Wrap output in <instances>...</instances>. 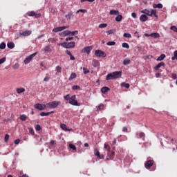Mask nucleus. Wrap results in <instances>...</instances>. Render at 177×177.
<instances>
[{"mask_svg":"<svg viewBox=\"0 0 177 177\" xmlns=\"http://www.w3.org/2000/svg\"><path fill=\"white\" fill-rule=\"evenodd\" d=\"M116 31H117V30H115V29H111V30H107L106 34H108V35H110V34L115 33Z\"/></svg>","mask_w":177,"mask_h":177,"instance_id":"32","label":"nucleus"},{"mask_svg":"<svg viewBox=\"0 0 177 177\" xmlns=\"http://www.w3.org/2000/svg\"><path fill=\"white\" fill-rule=\"evenodd\" d=\"M31 30H25L20 32V35H21L22 37H29V35H31Z\"/></svg>","mask_w":177,"mask_h":177,"instance_id":"15","label":"nucleus"},{"mask_svg":"<svg viewBox=\"0 0 177 177\" xmlns=\"http://www.w3.org/2000/svg\"><path fill=\"white\" fill-rule=\"evenodd\" d=\"M165 57H166L165 54H162L160 55V57H158L157 58L156 60H157V62H161V61L164 60Z\"/></svg>","mask_w":177,"mask_h":177,"instance_id":"29","label":"nucleus"},{"mask_svg":"<svg viewBox=\"0 0 177 177\" xmlns=\"http://www.w3.org/2000/svg\"><path fill=\"white\" fill-rule=\"evenodd\" d=\"M4 140H5V142H8V140H9V135L8 134H6Z\"/></svg>","mask_w":177,"mask_h":177,"instance_id":"57","label":"nucleus"},{"mask_svg":"<svg viewBox=\"0 0 177 177\" xmlns=\"http://www.w3.org/2000/svg\"><path fill=\"white\" fill-rule=\"evenodd\" d=\"M95 55L97 56V57H106V53L100 50H96L95 51Z\"/></svg>","mask_w":177,"mask_h":177,"instance_id":"7","label":"nucleus"},{"mask_svg":"<svg viewBox=\"0 0 177 177\" xmlns=\"http://www.w3.org/2000/svg\"><path fill=\"white\" fill-rule=\"evenodd\" d=\"M131 63V60H129V59H125L123 60V64L124 66H127L128 64H129Z\"/></svg>","mask_w":177,"mask_h":177,"instance_id":"34","label":"nucleus"},{"mask_svg":"<svg viewBox=\"0 0 177 177\" xmlns=\"http://www.w3.org/2000/svg\"><path fill=\"white\" fill-rule=\"evenodd\" d=\"M123 37H124V38H131V35L130 33H124Z\"/></svg>","mask_w":177,"mask_h":177,"instance_id":"47","label":"nucleus"},{"mask_svg":"<svg viewBox=\"0 0 177 177\" xmlns=\"http://www.w3.org/2000/svg\"><path fill=\"white\" fill-rule=\"evenodd\" d=\"M75 78H77V74L75 73H72L71 76L68 78V80L71 81L72 80H74Z\"/></svg>","mask_w":177,"mask_h":177,"instance_id":"30","label":"nucleus"},{"mask_svg":"<svg viewBox=\"0 0 177 177\" xmlns=\"http://www.w3.org/2000/svg\"><path fill=\"white\" fill-rule=\"evenodd\" d=\"M142 13H144V15H147V16H154L156 19H158V15H157V11L156 10L150 9V10H143L142 11Z\"/></svg>","mask_w":177,"mask_h":177,"instance_id":"2","label":"nucleus"},{"mask_svg":"<svg viewBox=\"0 0 177 177\" xmlns=\"http://www.w3.org/2000/svg\"><path fill=\"white\" fill-rule=\"evenodd\" d=\"M73 91H77V89H80V86H73Z\"/></svg>","mask_w":177,"mask_h":177,"instance_id":"60","label":"nucleus"},{"mask_svg":"<svg viewBox=\"0 0 177 177\" xmlns=\"http://www.w3.org/2000/svg\"><path fill=\"white\" fill-rule=\"evenodd\" d=\"M115 20H116L117 21H121V20H122V15H118L115 17Z\"/></svg>","mask_w":177,"mask_h":177,"instance_id":"35","label":"nucleus"},{"mask_svg":"<svg viewBox=\"0 0 177 177\" xmlns=\"http://www.w3.org/2000/svg\"><path fill=\"white\" fill-rule=\"evenodd\" d=\"M109 91H110V88L109 87H106V86L102 87L101 88V92L102 93H107V92Z\"/></svg>","mask_w":177,"mask_h":177,"instance_id":"24","label":"nucleus"},{"mask_svg":"<svg viewBox=\"0 0 177 177\" xmlns=\"http://www.w3.org/2000/svg\"><path fill=\"white\" fill-rule=\"evenodd\" d=\"M109 15L117 16V15H120V12H118V10H112L109 12Z\"/></svg>","mask_w":177,"mask_h":177,"instance_id":"23","label":"nucleus"},{"mask_svg":"<svg viewBox=\"0 0 177 177\" xmlns=\"http://www.w3.org/2000/svg\"><path fill=\"white\" fill-rule=\"evenodd\" d=\"M92 49H93V47H92V46H87V47L84 48L81 50V53H87V55H90L91 50H92Z\"/></svg>","mask_w":177,"mask_h":177,"instance_id":"10","label":"nucleus"},{"mask_svg":"<svg viewBox=\"0 0 177 177\" xmlns=\"http://www.w3.org/2000/svg\"><path fill=\"white\" fill-rule=\"evenodd\" d=\"M62 102L60 101H53L46 104L47 109H56Z\"/></svg>","mask_w":177,"mask_h":177,"instance_id":"3","label":"nucleus"},{"mask_svg":"<svg viewBox=\"0 0 177 177\" xmlns=\"http://www.w3.org/2000/svg\"><path fill=\"white\" fill-rule=\"evenodd\" d=\"M7 46L8 49H13L15 48V43L13 42H8L7 44Z\"/></svg>","mask_w":177,"mask_h":177,"instance_id":"25","label":"nucleus"},{"mask_svg":"<svg viewBox=\"0 0 177 177\" xmlns=\"http://www.w3.org/2000/svg\"><path fill=\"white\" fill-rule=\"evenodd\" d=\"M153 165H154V160H149L145 162V167L146 169H150Z\"/></svg>","mask_w":177,"mask_h":177,"instance_id":"8","label":"nucleus"},{"mask_svg":"<svg viewBox=\"0 0 177 177\" xmlns=\"http://www.w3.org/2000/svg\"><path fill=\"white\" fill-rule=\"evenodd\" d=\"M69 147H70V149H72L73 150H77V147H75V145L73 144H70Z\"/></svg>","mask_w":177,"mask_h":177,"instance_id":"45","label":"nucleus"},{"mask_svg":"<svg viewBox=\"0 0 177 177\" xmlns=\"http://www.w3.org/2000/svg\"><path fill=\"white\" fill-rule=\"evenodd\" d=\"M136 138L138 139H142V140H145V133H143L142 131H138L136 133Z\"/></svg>","mask_w":177,"mask_h":177,"instance_id":"14","label":"nucleus"},{"mask_svg":"<svg viewBox=\"0 0 177 177\" xmlns=\"http://www.w3.org/2000/svg\"><path fill=\"white\" fill-rule=\"evenodd\" d=\"M59 35H64V37H67V35H70V30H64L62 32L59 33Z\"/></svg>","mask_w":177,"mask_h":177,"instance_id":"28","label":"nucleus"},{"mask_svg":"<svg viewBox=\"0 0 177 177\" xmlns=\"http://www.w3.org/2000/svg\"><path fill=\"white\" fill-rule=\"evenodd\" d=\"M61 46L63 48H65V49H73V48H75V42H64L62 43Z\"/></svg>","mask_w":177,"mask_h":177,"instance_id":"4","label":"nucleus"},{"mask_svg":"<svg viewBox=\"0 0 177 177\" xmlns=\"http://www.w3.org/2000/svg\"><path fill=\"white\" fill-rule=\"evenodd\" d=\"M170 30H172V31H174V32H177V28L175 26H171Z\"/></svg>","mask_w":177,"mask_h":177,"instance_id":"46","label":"nucleus"},{"mask_svg":"<svg viewBox=\"0 0 177 177\" xmlns=\"http://www.w3.org/2000/svg\"><path fill=\"white\" fill-rule=\"evenodd\" d=\"M64 99L65 100H70V99H71V97H70V94H68V95L64 96Z\"/></svg>","mask_w":177,"mask_h":177,"instance_id":"49","label":"nucleus"},{"mask_svg":"<svg viewBox=\"0 0 177 177\" xmlns=\"http://www.w3.org/2000/svg\"><path fill=\"white\" fill-rule=\"evenodd\" d=\"M165 63L161 62L156 66H155V70H158V68L161 67H165Z\"/></svg>","mask_w":177,"mask_h":177,"instance_id":"22","label":"nucleus"},{"mask_svg":"<svg viewBox=\"0 0 177 177\" xmlns=\"http://www.w3.org/2000/svg\"><path fill=\"white\" fill-rule=\"evenodd\" d=\"M48 42H51L52 44H53V42H56V39L55 38H49L48 39Z\"/></svg>","mask_w":177,"mask_h":177,"instance_id":"50","label":"nucleus"},{"mask_svg":"<svg viewBox=\"0 0 177 177\" xmlns=\"http://www.w3.org/2000/svg\"><path fill=\"white\" fill-rule=\"evenodd\" d=\"M104 149H106L107 150V151H110L111 147H110V146L109 145L104 144Z\"/></svg>","mask_w":177,"mask_h":177,"instance_id":"42","label":"nucleus"},{"mask_svg":"<svg viewBox=\"0 0 177 177\" xmlns=\"http://www.w3.org/2000/svg\"><path fill=\"white\" fill-rule=\"evenodd\" d=\"M75 95L71 97L69 100V104H71L72 106H80V103H78V101L75 100Z\"/></svg>","mask_w":177,"mask_h":177,"instance_id":"6","label":"nucleus"},{"mask_svg":"<svg viewBox=\"0 0 177 177\" xmlns=\"http://www.w3.org/2000/svg\"><path fill=\"white\" fill-rule=\"evenodd\" d=\"M114 154H115L114 151L111 152V154H110L111 160H113V157H114Z\"/></svg>","mask_w":177,"mask_h":177,"instance_id":"58","label":"nucleus"},{"mask_svg":"<svg viewBox=\"0 0 177 177\" xmlns=\"http://www.w3.org/2000/svg\"><path fill=\"white\" fill-rule=\"evenodd\" d=\"M94 154L95 156H96V157L100 158L101 160L104 158V156H103V155H100V152L99 151V149H97V148L94 149Z\"/></svg>","mask_w":177,"mask_h":177,"instance_id":"12","label":"nucleus"},{"mask_svg":"<svg viewBox=\"0 0 177 177\" xmlns=\"http://www.w3.org/2000/svg\"><path fill=\"white\" fill-rule=\"evenodd\" d=\"M131 16H132V17H133V19H136V13L132 12Z\"/></svg>","mask_w":177,"mask_h":177,"instance_id":"64","label":"nucleus"},{"mask_svg":"<svg viewBox=\"0 0 177 177\" xmlns=\"http://www.w3.org/2000/svg\"><path fill=\"white\" fill-rule=\"evenodd\" d=\"M66 55H68V56H71V52H70L68 50H66Z\"/></svg>","mask_w":177,"mask_h":177,"instance_id":"63","label":"nucleus"},{"mask_svg":"<svg viewBox=\"0 0 177 177\" xmlns=\"http://www.w3.org/2000/svg\"><path fill=\"white\" fill-rule=\"evenodd\" d=\"M5 62H6V57H3V58L0 59V64L5 63Z\"/></svg>","mask_w":177,"mask_h":177,"instance_id":"51","label":"nucleus"},{"mask_svg":"<svg viewBox=\"0 0 177 177\" xmlns=\"http://www.w3.org/2000/svg\"><path fill=\"white\" fill-rule=\"evenodd\" d=\"M26 15L28 16H30V17H34L35 16L37 19H38L39 17H41V14H37L34 11L28 12L26 13Z\"/></svg>","mask_w":177,"mask_h":177,"instance_id":"13","label":"nucleus"},{"mask_svg":"<svg viewBox=\"0 0 177 177\" xmlns=\"http://www.w3.org/2000/svg\"><path fill=\"white\" fill-rule=\"evenodd\" d=\"M6 48V44L5 42H2L1 44H0V49H5Z\"/></svg>","mask_w":177,"mask_h":177,"instance_id":"37","label":"nucleus"},{"mask_svg":"<svg viewBox=\"0 0 177 177\" xmlns=\"http://www.w3.org/2000/svg\"><path fill=\"white\" fill-rule=\"evenodd\" d=\"M35 56H37V53H35L27 57L24 61V64H28V63H30V62H31V60H32Z\"/></svg>","mask_w":177,"mask_h":177,"instance_id":"5","label":"nucleus"},{"mask_svg":"<svg viewBox=\"0 0 177 177\" xmlns=\"http://www.w3.org/2000/svg\"><path fill=\"white\" fill-rule=\"evenodd\" d=\"M150 36L152 38H160V33L153 32V33L150 34Z\"/></svg>","mask_w":177,"mask_h":177,"instance_id":"26","label":"nucleus"},{"mask_svg":"<svg viewBox=\"0 0 177 177\" xmlns=\"http://www.w3.org/2000/svg\"><path fill=\"white\" fill-rule=\"evenodd\" d=\"M65 39L66 41H73V39H74V37H66Z\"/></svg>","mask_w":177,"mask_h":177,"instance_id":"59","label":"nucleus"},{"mask_svg":"<svg viewBox=\"0 0 177 177\" xmlns=\"http://www.w3.org/2000/svg\"><path fill=\"white\" fill-rule=\"evenodd\" d=\"M35 109H37V110H45L46 108V104H36L34 105Z\"/></svg>","mask_w":177,"mask_h":177,"instance_id":"9","label":"nucleus"},{"mask_svg":"<svg viewBox=\"0 0 177 177\" xmlns=\"http://www.w3.org/2000/svg\"><path fill=\"white\" fill-rule=\"evenodd\" d=\"M19 143H20V139H17V140H15V145H19Z\"/></svg>","mask_w":177,"mask_h":177,"instance_id":"61","label":"nucleus"},{"mask_svg":"<svg viewBox=\"0 0 177 177\" xmlns=\"http://www.w3.org/2000/svg\"><path fill=\"white\" fill-rule=\"evenodd\" d=\"M80 12H81L82 13H86V10L80 9V10H77L76 12V13H80Z\"/></svg>","mask_w":177,"mask_h":177,"instance_id":"54","label":"nucleus"},{"mask_svg":"<svg viewBox=\"0 0 177 177\" xmlns=\"http://www.w3.org/2000/svg\"><path fill=\"white\" fill-rule=\"evenodd\" d=\"M19 67H20V64H15L13 65L12 68H13L14 70H17V68H19Z\"/></svg>","mask_w":177,"mask_h":177,"instance_id":"44","label":"nucleus"},{"mask_svg":"<svg viewBox=\"0 0 177 177\" xmlns=\"http://www.w3.org/2000/svg\"><path fill=\"white\" fill-rule=\"evenodd\" d=\"M68 26L57 27L53 29V32H59L60 31H63V30H66V28H68Z\"/></svg>","mask_w":177,"mask_h":177,"instance_id":"11","label":"nucleus"},{"mask_svg":"<svg viewBox=\"0 0 177 177\" xmlns=\"http://www.w3.org/2000/svg\"><path fill=\"white\" fill-rule=\"evenodd\" d=\"M83 72H84V74H88V73H89V69L86 68H83Z\"/></svg>","mask_w":177,"mask_h":177,"instance_id":"52","label":"nucleus"},{"mask_svg":"<svg viewBox=\"0 0 177 177\" xmlns=\"http://www.w3.org/2000/svg\"><path fill=\"white\" fill-rule=\"evenodd\" d=\"M24 92H26V88H24L23 87L17 88V93H18L19 95H20V93H23Z\"/></svg>","mask_w":177,"mask_h":177,"instance_id":"21","label":"nucleus"},{"mask_svg":"<svg viewBox=\"0 0 177 177\" xmlns=\"http://www.w3.org/2000/svg\"><path fill=\"white\" fill-rule=\"evenodd\" d=\"M121 86H124V88H127V89H128L129 88L130 85L128 83H122Z\"/></svg>","mask_w":177,"mask_h":177,"instance_id":"38","label":"nucleus"},{"mask_svg":"<svg viewBox=\"0 0 177 177\" xmlns=\"http://www.w3.org/2000/svg\"><path fill=\"white\" fill-rule=\"evenodd\" d=\"M56 71L57 73H62V67H60L59 66H57L56 67Z\"/></svg>","mask_w":177,"mask_h":177,"instance_id":"48","label":"nucleus"},{"mask_svg":"<svg viewBox=\"0 0 177 177\" xmlns=\"http://www.w3.org/2000/svg\"><path fill=\"white\" fill-rule=\"evenodd\" d=\"M70 35H78V30L70 31Z\"/></svg>","mask_w":177,"mask_h":177,"instance_id":"36","label":"nucleus"},{"mask_svg":"<svg viewBox=\"0 0 177 177\" xmlns=\"http://www.w3.org/2000/svg\"><path fill=\"white\" fill-rule=\"evenodd\" d=\"M19 119L21 120V121H26L27 120V115L24 114L21 115Z\"/></svg>","mask_w":177,"mask_h":177,"instance_id":"33","label":"nucleus"},{"mask_svg":"<svg viewBox=\"0 0 177 177\" xmlns=\"http://www.w3.org/2000/svg\"><path fill=\"white\" fill-rule=\"evenodd\" d=\"M35 130L36 131H41V125H39V124L36 125Z\"/></svg>","mask_w":177,"mask_h":177,"instance_id":"55","label":"nucleus"},{"mask_svg":"<svg viewBox=\"0 0 177 177\" xmlns=\"http://www.w3.org/2000/svg\"><path fill=\"white\" fill-rule=\"evenodd\" d=\"M106 45H108V46H114L115 41H109L106 43Z\"/></svg>","mask_w":177,"mask_h":177,"instance_id":"39","label":"nucleus"},{"mask_svg":"<svg viewBox=\"0 0 177 177\" xmlns=\"http://www.w3.org/2000/svg\"><path fill=\"white\" fill-rule=\"evenodd\" d=\"M44 52H45V53H50V52H52V49L50 48V47L49 46H46L44 48Z\"/></svg>","mask_w":177,"mask_h":177,"instance_id":"27","label":"nucleus"},{"mask_svg":"<svg viewBox=\"0 0 177 177\" xmlns=\"http://www.w3.org/2000/svg\"><path fill=\"white\" fill-rule=\"evenodd\" d=\"M122 75V72L121 71H115L111 73L106 75V81H110V80H116V78H120Z\"/></svg>","mask_w":177,"mask_h":177,"instance_id":"1","label":"nucleus"},{"mask_svg":"<svg viewBox=\"0 0 177 177\" xmlns=\"http://www.w3.org/2000/svg\"><path fill=\"white\" fill-rule=\"evenodd\" d=\"M122 46L126 49H129V44H128V43H123Z\"/></svg>","mask_w":177,"mask_h":177,"instance_id":"40","label":"nucleus"},{"mask_svg":"<svg viewBox=\"0 0 177 177\" xmlns=\"http://www.w3.org/2000/svg\"><path fill=\"white\" fill-rule=\"evenodd\" d=\"M166 139H169V140H170V143H172V145H176V149H177V141H176V140H175L174 138H170L169 137H166Z\"/></svg>","mask_w":177,"mask_h":177,"instance_id":"18","label":"nucleus"},{"mask_svg":"<svg viewBox=\"0 0 177 177\" xmlns=\"http://www.w3.org/2000/svg\"><path fill=\"white\" fill-rule=\"evenodd\" d=\"M53 113H55V111H52L50 112H41L40 113V115L41 117H46L47 115H49V114H53Z\"/></svg>","mask_w":177,"mask_h":177,"instance_id":"19","label":"nucleus"},{"mask_svg":"<svg viewBox=\"0 0 177 177\" xmlns=\"http://www.w3.org/2000/svg\"><path fill=\"white\" fill-rule=\"evenodd\" d=\"M29 133H30V135H34L35 132H34V129L32 128H29Z\"/></svg>","mask_w":177,"mask_h":177,"instance_id":"53","label":"nucleus"},{"mask_svg":"<svg viewBox=\"0 0 177 177\" xmlns=\"http://www.w3.org/2000/svg\"><path fill=\"white\" fill-rule=\"evenodd\" d=\"M140 21H147L149 20V17L146 15H142L140 17Z\"/></svg>","mask_w":177,"mask_h":177,"instance_id":"17","label":"nucleus"},{"mask_svg":"<svg viewBox=\"0 0 177 177\" xmlns=\"http://www.w3.org/2000/svg\"><path fill=\"white\" fill-rule=\"evenodd\" d=\"M49 80H50V77L48 76H46V77H44V82H48V81H49Z\"/></svg>","mask_w":177,"mask_h":177,"instance_id":"56","label":"nucleus"},{"mask_svg":"<svg viewBox=\"0 0 177 177\" xmlns=\"http://www.w3.org/2000/svg\"><path fill=\"white\" fill-rule=\"evenodd\" d=\"M60 127H61L62 129H63V131H65L66 132H67V131H73L72 129H68L67 125H66L65 124H61Z\"/></svg>","mask_w":177,"mask_h":177,"instance_id":"16","label":"nucleus"},{"mask_svg":"<svg viewBox=\"0 0 177 177\" xmlns=\"http://www.w3.org/2000/svg\"><path fill=\"white\" fill-rule=\"evenodd\" d=\"M153 8H154V9H162V5L161 3L153 4Z\"/></svg>","mask_w":177,"mask_h":177,"instance_id":"31","label":"nucleus"},{"mask_svg":"<svg viewBox=\"0 0 177 177\" xmlns=\"http://www.w3.org/2000/svg\"><path fill=\"white\" fill-rule=\"evenodd\" d=\"M106 27H107V24H100L99 25L100 28H106Z\"/></svg>","mask_w":177,"mask_h":177,"instance_id":"43","label":"nucleus"},{"mask_svg":"<svg viewBox=\"0 0 177 177\" xmlns=\"http://www.w3.org/2000/svg\"><path fill=\"white\" fill-rule=\"evenodd\" d=\"M97 111H102V110H104V104H100L96 106Z\"/></svg>","mask_w":177,"mask_h":177,"instance_id":"20","label":"nucleus"},{"mask_svg":"<svg viewBox=\"0 0 177 177\" xmlns=\"http://www.w3.org/2000/svg\"><path fill=\"white\" fill-rule=\"evenodd\" d=\"M71 16H73V13L69 12L68 15H66L65 16V17H66V19H67V20H70V19H71Z\"/></svg>","mask_w":177,"mask_h":177,"instance_id":"41","label":"nucleus"},{"mask_svg":"<svg viewBox=\"0 0 177 177\" xmlns=\"http://www.w3.org/2000/svg\"><path fill=\"white\" fill-rule=\"evenodd\" d=\"M172 78H173V80H176V78H177L176 74L173 73V74H172Z\"/></svg>","mask_w":177,"mask_h":177,"instance_id":"62","label":"nucleus"}]
</instances>
